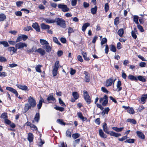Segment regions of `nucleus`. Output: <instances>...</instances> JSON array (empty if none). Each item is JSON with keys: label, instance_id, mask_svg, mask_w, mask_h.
<instances>
[{"label": "nucleus", "instance_id": "nucleus-10", "mask_svg": "<svg viewBox=\"0 0 147 147\" xmlns=\"http://www.w3.org/2000/svg\"><path fill=\"white\" fill-rule=\"evenodd\" d=\"M42 47L43 49H45L47 52L51 51L52 49L51 47L49 45V44L43 45Z\"/></svg>", "mask_w": 147, "mask_h": 147}, {"label": "nucleus", "instance_id": "nucleus-13", "mask_svg": "<svg viewBox=\"0 0 147 147\" xmlns=\"http://www.w3.org/2000/svg\"><path fill=\"white\" fill-rule=\"evenodd\" d=\"M121 82L120 81H118L117 83V88L116 89H114L115 90H117H117V91L118 92L120 91L121 90L122 88L121 87Z\"/></svg>", "mask_w": 147, "mask_h": 147}, {"label": "nucleus", "instance_id": "nucleus-19", "mask_svg": "<svg viewBox=\"0 0 147 147\" xmlns=\"http://www.w3.org/2000/svg\"><path fill=\"white\" fill-rule=\"evenodd\" d=\"M78 116L83 121H85L87 119L86 117H84L83 116L81 112H79L77 113Z\"/></svg>", "mask_w": 147, "mask_h": 147}, {"label": "nucleus", "instance_id": "nucleus-51", "mask_svg": "<svg viewBox=\"0 0 147 147\" xmlns=\"http://www.w3.org/2000/svg\"><path fill=\"white\" fill-rule=\"evenodd\" d=\"M53 41L55 43H57L59 45H61V43L58 41V39L56 37H53Z\"/></svg>", "mask_w": 147, "mask_h": 147}, {"label": "nucleus", "instance_id": "nucleus-35", "mask_svg": "<svg viewBox=\"0 0 147 147\" xmlns=\"http://www.w3.org/2000/svg\"><path fill=\"white\" fill-rule=\"evenodd\" d=\"M124 127H122L120 128H118L117 127H113L112 128L115 131L117 132H120L123 129Z\"/></svg>", "mask_w": 147, "mask_h": 147}, {"label": "nucleus", "instance_id": "nucleus-49", "mask_svg": "<svg viewBox=\"0 0 147 147\" xmlns=\"http://www.w3.org/2000/svg\"><path fill=\"white\" fill-rule=\"evenodd\" d=\"M138 16H135L134 17V21L136 24H138Z\"/></svg>", "mask_w": 147, "mask_h": 147}, {"label": "nucleus", "instance_id": "nucleus-59", "mask_svg": "<svg viewBox=\"0 0 147 147\" xmlns=\"http://www.w3.org/2000/svg\"><path fill=\"white\" fill-rule=\"evenodd\" d=\"M23 1H17L16 2V4L17 7H20L21 6V5L23 4Z\"/></svg>", "mask_w": 147, "mask_h": 147}, {"label": "nucleus", "instance_id": "nucleus-7", "mask_svg": "<svg viewBox=\"0 0 147 147\" xmlns=\"http://www.w3.org/2000/svg\"><path fill=\"white\" fill-rule=\"evenodd\" d=\"M6 89L13 93L14 94H15V95L17 97H18V93L17 91L15 89L13 88H12L9 87H6Z\"/></svg>", "mask_w": 147, "mask_h": 147}, {"label": "nucleus", "instance_id": "nucleus-37", "mask_svg": "<svg viewBox=\"0 0 147 147\" xmlns=\"http://www.w3.org/2000/svg\"><path fill=\"white\" fill-rule=\"evenodd\" d=\"M72 95L75 100L78 99L79 97L78 93L76 92H74L72 93Z\"/></svg>", "mask_w": 147, "mask_h": 147}, {"label": "nucleus", "instance_id": "nucleus-14", "mask_svg": "<svg viewBox=\"0 0 147 147\" xmlns=\"http://www.w3.org/2000/svg\"><path fill=\"white\" fill-rule=\"evenodd\" d=\"M48 101H49L51 100L53 101H54L55 100V98L53 97V93H51L49 94L47 98Z\"/></svg>", "mask_w": 147, "mask_h": 147}, {"label": "nucleus", "instance_id": "nucleus-15", "mask_svg": "<svg viewBox=\"0 0 147 147\" xmlns=\"http://www.w3.org/2000/svg\"><path fill=\"white\" fill-rule=\"evenodd\" d=\"M16 86L18 88L22 90L26 91L28 89L27 87L25 85L17 84Z\"/></svg>", "mask_w": 147, "mask_h": 147}, {"label": "nucleus", "instance_id": "nucleus-25", "mask_svg": "<svg viewBox=\"0 0 147 147\" xmlns=\"http://www.w3.org/2000/svg\"><path fill=\"white\" fill-rule=\"evenodd\" d=\"M90 26V24L89 23H86L84 24L82 27V30L84 32L87 28Z\"/></svg>", "mask_w": 147, "mask_h": 147}, {"label": "nucleus", "instance_id": "nucleus-38", "mask_svg": "<svg viewBox=\"0 0 147 147\" xmlns=\"http://www.w3.org/2000/svg\"><path fill=\"white\" fill-rule=\"evenodd\" d=\"M58 70V69H57V68H53L52 71V74L53 77H55L57 75V73Z\"/></svg>", "mask_w": 147, "mask_h": 147}, {"label": "nucleus", "instance_id": "nucleus-48", "mask_svg": "<svg viewBox=\"0 0 147 147\" xmlns=\"http://www.w3.org/2000/svg\"><path fill=\"white\" fill-rule=\"evenodd\" d=\"M109 111V107L106 108L102 111V113L103 114H108Z\"/></svg>", "mask_w": 147, "mask_h": 147}, {"label": "nucleus", "instance_id": "nucleus-29", "mask_svg": "<svg viewBox=\"0 0 147 147\" xmlns=\"http://www.w3.org/2000/svg\"><path fill=\"white\" fill-rule=\"evenodd\" d=\"M118 34L121 37H122L124 34V30L123 29L121 28L119 29L118 31Z\"/></svg>", "mask_w": 147, "mask_h": 147}, {"label": "nucleus", "instance_id": "nucleus-62", "mask_svg": "<svg viewBox=\"0 0 147 147\" xmlns=\"http://www.w3.org/2000/svg\"><path fill=\"white\" fill-rule=\"evenodd\" d=\"M101 90L104 92L106 93H108L109 91L107 90V89L104 87H102L101 88Z\"/></svg>", "mask_w": 147, "mask_h": 147}, {"label": "nucleus", "instance_id": "nucleus-53", "mask_svg": "<svg viewBox=\"0 0 147 147\" xmlns=\"http://www.w3.org/2000/svg\"><path fill=\"white\" fill-rule=\"evenodd\" d=\"M109 6L108 3H105V11L107 12L109 9Z\"/></svg>", "mask_w": 147, "mask_h": 147}, {"label": "nucleus", "instance_id": "nucleus-46", "mask_svg": "<svg viewBox=\"0 0 147 147\" xmlns=\"http://www.w3.org/2000/svg\"><path fill=\"white\" fill-rule=\"evenodd\" d=\"M54 108L55 109L57 110H59L61 111H64V109L61 107L56 106Z\"/></svg>", "mask_w": 147, "mask_h": 147}, {"label": "nucleus", "instance_id": "nucleus-18", "mask_svg": "<svg viewBox=\"0 0 147 147\" xmlns=\"http://www.w3.org/2000/svg\"><path fill=\"white\" fill-rule=\"evenodd\" d=\"M32 27L35 29L37 32H39L40 31L39 26L38 23H33L32 25Z\"/></svg>", "mask_w": 147, "mask_h": 147}, {"label": "nucleus", "instance_id": "nucleus-21", "mask_svg": "<svg viewBox=\"0 0 147 147\" xmlns=\"http://www.w3.org/2000/svg\"><path fill=\"white\" fill-rule=\"evenodd\" d=\"M99 133L101 137L104 138H107V135L104 134L102 129H100L99 130Z\"/></svg>", "mask_w": 147, "mask_h": 147}, {"label": "nucleus", "instance_id": "nucleus-6", "mask_svg": "<svg viewBox=\"0 0 147 147\" xmlns=\"http://www.w3.org/2000/svg\"><path fill=\"white\" fill-rule=\"evenodd\" d=\"M15 46L17 49H22L24 47H27V45L25 43L20 42L16 44Z\"/></svg>", "mask_w": 147, "mask_h": 147}, {"label": "nucleus", "instance_id": "nucleus-52", "mask_svg": "<svg viewBox=\"0 0 147 147\" xmlns=\"http://www.w3.org/2000/svg\"><path fill=\"white\" fill-rule=\"evenodd\" d=\"M119 17H117L116 18L114 19V24L116 26L119 24Z\"/></svg>", "mask_w": 147, "mask_h": 147}, {"label": "nucleus", "instance_id": "nucleus-20", "mask_svg": "<svg viewBox=\"0 0 147 147\" xmlns=\"http://www.w3.org/2000/svg\"><path fill=\"white\" fill-rule=\"evenodd\" d=\"M27 139L30 142H31L33 141V135L32 133H29L28 134Z\"/></svg>", "mask_w": 147, "mask_h": 147}, {"label": "nucleus", "instance_id": "nucleus-61", "mask_svg": "<svg viewBox=\"0 0 147 147\" xmlns=\"http://www.w3.org/2000/svg\"><path fill=\"white\" fill-rule=\"evenodd\" d=\"M66 136L67 137L70 138L71 137V133L68 130H67L66 132Z\"/></svg>", "mask_w": 147, "mask_h": 147}, {"label": "nucleus", "instance_id": "nucleus-39", "mask_svg": "<svg viewBox=\"0 0 147 147\" xmlns=\"http://www.w3.org/2000/svg\"><path fill=\"white\" fill-rule=\"evenodd\" d=\"M42 67V66L40 65H37L35 67L36 71L38 72L41 73V71L40 69V68Z\"/></svg>", "mask_w": 147, "mask_h": 147}, {"label": "nucleus", "instance_id": "nucleus-17", "mask_svg": "<svg viewBox=\"0 0 147 147\" xmlns=\"http://www.w3.org/2000/svg\"><path fill=\"white\" fill-rule=\"evenodd\" d=\"M7 51L9 52H12L13 54L16 53L17 49L14 47H9L7 49Z\"/></svg>", "mask_w": 147, "mask_h": 147}, {"label": "nucleus", "instance_id": "nucleus-63", "mask_svg": "<svg viewBox=\"0 0 147 147\" xmlns=\"http://www.w3.org/2000/svg\"><path fill=\"white\" fill-rule=\"evenodd\" d=\"M137 27L138 29L140 30V31L141 32H144V30L143 29L142 27L141 26L138 24L137 25Z\"/></svg>", "mask_w": 147, "mask_h": 147}, {"label": "nucleus", "instance_id": "nucleus-33", "mask_svg": "<svg viewBox=\"0 0 147 147\" xmlns=\"http://www.w3.org/2000/svg\"><path fill=\"white\" fill-rule=\"evenodd\" d=\"M0 45H2L4 47H7L9 46L8 42L6 41H0Z\"/></svg>", "mask_w": 147, "mask_h": 147}, {"label": "nucleus", "instance_id": "nucleus-23", "mask_svg": "<svg viewBox=\"0 0 147 147\" xmlns=\"http://www.w3.org/2000/svg\"><path fill=\"white\" fill-rule=\"evenodd\" d=\"M147 98V94H144L142 95L141 98V101L143 102L142 104H144L146 99Z\"/></svg>", "mask_w": 147, "mask_h": 147}, {"label": "nucleus", "instance_id": "nucleus-24", "mask_svg": "<svg viewBox=\"0 0 147 147\" xmlns=\"http://www.w3.org/2000/svg\"><path fill=\"white\" fill-rule=\"evenodd\" d=\"M41 28L43 30L49 29L50 26L48 25L45 24L44 23H42L41 25Z\"/></svg>", "mask_w": 147, "mask_h": 147}, {"label": "nucleus", "instance_id": "nucleus-22", "mask_svg": "<svg viewBox=\"0 0 147 147\" xmlns=\"http://www.w3.org/2000/svg\"><path fill=\"white\" fill-rule=\"evenodd\" d=\"M42 102H44V100L42 98H40V100L38 104L37 105V108L38 109L41 108Z\"/></svg>", "mask_w": 147, "mask_h": 147}, {"label": "nucleus", "instance_id": "nucleus-43", "mask_svg": "<svg viewBox=\"0 0 147 147\" xmlns=\"http://www.w3.org/2000/svg\"><path fill=\"white\" fill-rule=\"evenodd\" d=\"M110 47L111 51L114 52L116 51V47L114 45H111L110 46Z\"/></svg>", "mask_w": 147, "mask_h": 147}, {"label": "nucleus", "instance_id": "nucleus-11", "mask_svg": "<svg viewBox=\"0 0 147 147\" xmlns=\"http://www.w3.org/2000/svg\"><path fill=\"white\" fill-rule=\"evenodd\" d=\"M104 99L103 101L102 102V105L103 106H105L108 103V97L107 95H105L104 96Z\"/></svg>", "mask_w": 147, "mask_h": 147}, {"label": "nucleus", "instance_id": "nucleus-64", "mask_svg": "<svg viewBox=\"0 0 147 147\" xmlns=\"http://www.w3.org/2000/svg\"><path fill=\"white\" fill-rule=\"evenodd\" d=\"M21 36L22 39L24 41L26 40L28 38V36L24 34H22Z\"/></svg>", "mask_w": 147, "mask_h": 147}, {"label": "nucleus", "instance_id": "nucleus-16", "mask_svg": "<svg viewBox=\"0 0 147 147\" xmlns=\"http://www.w3.org/2000/svg\"><path fill=\"white\" fill-rule=\"evenodd\" d=\"M136 134L140 138L142 139H144L145 138V136L142 132L137 131H136Z\"/></svg>", "mask_w": 147, "mask_h": 147}, {"label": "nucleus", "instance_id": "nucleus-2", "mask_svg": "<svg viewBox=\"0 0 147 147\" xmlns=\"http://www.w3.org/2000/svg\"><path fill=\"white\" fill-rule=\"evenodd\" d=\"M55 22H56L57 25L63 28H66L65 22L63 19L57 18H55Z\"/></svg>", "mask_w": 147, "mask_h": 147}, {"label": "nucleus", "instance_id": "nucleus-9", "mask_svg": "<svg viewBox=\"0 0 147 147\" xmlns=\"http://www.w3.org/2000/svg\"><path fill=\"white\" fill-rule=\"evenodd\" d=\"M34 51L35 52H37L39 53L41 56L44 55L46 53L45 51L42 48L38 49L37 50H36Z\"/></svg>", "mask_w": 147, "mask_h": 147}, {"label": "nucleus", "instance_id": "nucleus-56", "mask_svg": "<svg viewBox=\"0 0 147 147\" xmlns=\"http://www.w3.org/2000/svg\"><path fill=\"white\" fill-rule=\"evenodd\" d=\"M59 61H57L55 62V65H54L53 68H57V69H58L59 67Z\"/></svg>", "mask_w": 147, "mask_h": 147}, {"label": "nucleus", "instance_id": "nucleus-31", "mask_svg": "<svg viewBox=\"0 0 147 147\" xmlns=\"http://www.w3.org/2000/svg\"><path fill=\"white\" fill-rule=\"evenodd\" d=\"M97 7L96 6L94 8H92L91 9V11L93 14H95L96 13L97 11Z\"/></svg>", "mask_w": 147, "mask_h": 147}, {"label": "nucleus", "instance_id": "nucleus-55", "mask_svg": "<svg viewBox=\"0 0 147 147\" xmlns=\"http://www.w3.org/2000/svg\"><path fill=\"white\" fill-rule=\"evenodd\" d=\"M7 61V59L4 57L3 56H0V62H5L6 61Z\"/></svg>", "mask_w": 147, "mask_h": 147}, {"label": "nucleus", "instance_id": "nucleus-40", "mask_svg": "<svg viewBox=\"0 0 147 147\" xmlns=\"http://www.w3.org/2000/svg\"><path fill=\"white\" fill-rule=\"evenodd\" d=\"M138 80H139L140 81L143 82H145L146 81V80L145 78L144 77L139 76H138Z\"/></svg>", "mask_w": 147, "mask_h": 147}, {"label": "nucleus", "instance_id": "nucleus-54", "mask_svg": "<svg viewBox=\"0 0 147 147\" xmlns=\"http://www.w3.org/2000/svg\"><path fill=\"white\" fill-rule=\"evenodd\" d=\"M33 29L31 26H28L25 27L24 28V30L25 31H28L30 30H32Z\"/></svg>", "mask_w": 147, "mask_h": 147}, {"label": "nucleus", "instance_id": "nucleus-5", "mask_svg": "<svg viewBox=\"0 0 147 147\" xmlns=\"http://www.w3.org/2000/svg\"><path fill=\"white\" fill-rule=\"evenodd\" d=\"M84 99L86 102L87 104H90L91 102V98L90 96L89 95L87 92L84 90L83 91Z\"/></svg>", "mask_w": 147, "mask_h": 147}, {"label": "nucleus", "instance_id": "nucleus-45", "mask_svg": "<svg viewBox=\"0 0 147 147\" xmlns=\"http://www.w3.org/2000/svg\"><path fill=\"white\" fill-rule=\"evenodd\" d=\"M127 122L131 123L134 124H135L136 123V121L135 119H127Z\"/></svg>", "mask_w": 147, "mask_h": 147}, {"label": "nucleus", "instance_id": "nucleus-44", "mask_svg": "<svg viewBox=\"0 0 147 147\" xmlns=\"http://www.w3.org/2000/svg\"><path fill=\"white\" fill-rule=\"evenodd\" d=\"M82 53L83 57L84 60L86 61H89L90 60L89 58L87 57L86 54V53L83 52Z\"/></svg>", "mask_w": 147, "mask_h": 147}, {"label": "nucleus", "instance_id": "nucleus-32", "mask_svg": "<svg viewBox=\"0 0 147 147\" xmlns=\"http://www.w3.org/2000/svg\"><path fill=\"white\" fill-rule=\"evenodd\" d=\"M40 44L43 45L49 44V43L47 41L44 39H40Z\"/></svg>", "mask_w": 147, "mask_h": 147}, {"label": "nucleus", "instance_id": "nucleus-34", "mask_svg": "<svg viewBox=\"0 0 147 147\" xmlns=\"http://www.w3.org/2000/svg\"><path fill=\"white\" fill-rule=\"evenodd\" d=\"M128 79L131 80L137 81L138 79L136 77L132 75H129L128 76Z\"/></svg>", "mask_w": 147, "mask_h": 147}, {"label": "nucleus", "instance_id": "nucleus-60", "mask_svg": "<svg viewBox=\"0 0 147 147\" xmlns=\"http://www.w3.org/2000/svg\"><path fill=\"white\" fill-rule=\"evenodd\" d=\"M59 103L63 106H65V107L66 106L65 105L64 102H63V101L60 98H59Z\"/></svg>", "mask_w": 147, "mask_h": 147}, {"label": "nucleus", "instance_id": "nucleus-47", "mask_svg": "<svg viewBox=\"0 0 147 147\" xmlns=\"http://www.w3.org/2000/svg\"><path fill=\"white\" fill-rule=\"evenodd\" d=\"M0 117L1 118H3L5 119H7V113H3L1 116Z\"/></svg>", "mask_w": 147, "mask_h": 147}, {"label": "nucleus", "instance_id": "nucleus-26", "mask_svg": "<svg viewBox=\"0 0 147 147\" xmlns=\"http://www.w3.org/2000/svg\"><path fill=\"white\" fill-rule=\"evenodd\" d=\"M44 20L45 22L48 24H52L55 23V20L51 19H50L45 18L44 19Z\"/></svg>", "mask_w": 147, "mask_h": 147}, {"label": "nucleus", "instance_id": "nucleus-1", "mask_svg": "<svg viewBox=\"0 0 147 147\" xmlns=\"http://www.w3.org/2000/svg\"><path fill=\"white\" fill-rule=\"evenodd\" d=\"M104 131L107 134H110L111 136H113L116 137H118L121 136L120 134L115 133L113 131H109L107 127V125L106 123L104 124L102 126Z\"/></svg>", "mask_w": 147, "mask_h": 147}, {"label": "nucleus", "instance_id": "nucleus-12", "mask_svg": "<svg viewBox=\"0 0 147 147\" xmlns=\"http://www.w3.org/2000/svg\"><path fill=\"white\" fill-rule=\"evenodd\" d=\"M123 107L127 109V111L128 113L132 114H134V111L132 108H130L129 107H126L125 106H123Z\"/></svg>", "mask_w": 147, "mask_h": 147}, {"label": "nucleus", "instance_id": "nucleus-58", "mask_svg": "<svg viewBox=\"0 0 147 147\" xmlns=\"http://www.w3.org/2000/svg\"><path fill=\"white\" fill-rule=\"evenodd\" d=\"M80 141V139H78L76 140H74V146H75L77 144L79 143Z\"/></svg>", "mask_w": 147, "mask_h": 147}, {"label": "nucleus", "instance_id": "nucleus-42", "mask_svg": "<svg viewBox=\"0 0 147 147\" xmlns=\"http://www.w3.org/2000/svg\"><path fill=\"white\" fill-rule=\"evenodd\" d=\"M80 136V134L78 133H77L73 134L72 135V137L74 139H76L78 138Z\"/></svg>", "mask_w": 147, "mask_h": 147}, {"label": "nucleus", "instance_id": "nucleus-36", "mask_svg": "<svg viewBox=\"0 0 147 147\" xmlns=\"http://www.w3.org/2000/svg\"><path fill=\"white\" fill-rule=\"evenodd\" d=\"M6 18V16L3 14H0V22L4 20Z\"/></svg>", "mask_w": 147, "mask_h": 147}, {"label": "nucleus", "instance_id": "nucleus-8", "mask_svg": "<svg viewBox=\"0 0 147 147\" xmlns=\"http://www.w3.org/2000/svg\"><path fill=\"white\" fill-rule=\"evenodd\" d=\"M113 82V79L111 78L107 80L105 82V86L106 87H109L111 86Z\"/></svg>", "mask_w": 147, "mask_h": 147}, {"label": "nucleus", "instance_id": "nucleus-28", "mask_svg": "<svg viewBox=\"0 0 147 147\" xmlns=\"http://www.w3.org/2000/svg\"><path fill=\"white\" fill-rule=\"evenodd\" d=\"M40 119V114L39 113H37L34 117V120L38 123Z\"/></svg>", "mask_w": 147, "mask_h": 147}, {"label": "nucleus", "instance_id": "nucleus-57", "mask_svg": "<svg viewBox=\"0 0 147 147\" xmlns=\"http://www.w3.org/2000/svg\"><path fill=\"white\" fill-rule=\"evenodd\" d=\"M131 35L132 36V37L136 39L137 38V35L136 34V32H135L134 31H133L132 30L131 32Z\"/></svg>", "mask_w": 147, "mask_h": 147}, {"label": "nucleus", "instance_id": "nucleus-50", "mask_svg": "<svg viewBox=\"0 0 147 147\" xmlns=\"http://www.w3.org/2000/svg\"><path fill=\"white\" fill-rule=\"evenodd\" d=\"M107 42V39L105 38H103L101 42V45H102L105 43H106Z\"/></svg>", "mask_w": 147, "mask_h": 147}, {"label": "nucleus", "instance_id": "nucleus-3", "mask_svg": "<svg viewBox=\"0 0 147 147\" xmlns=\"http://www.w3.org/2000/svg\"><path fill=\"white\" fill-rule=\"evenodd\" d=\"M58 7L59 9H61V11L63 12L68 11L70 9L66 5L62 3L58 4Z\"/></svg>", "mask_w": 147, "mask_h": 147}, {"label": "nucleus", "instance_id": "nucleus-30", "mask_svg": "<svg viewBox=\"0 0 147 147\" xmlns=\"http://www.w3.org/2000/svg\"><path fill=\"white\" fill-rule=\"evenodd\" d=\"M84 74L85 75V81L87 82H88L90 81V77L87 75V72L85 71Z\"/></svg>", "mask_w": 147, "mask_h": 147}, {"label": "nucleus", "instance_id": "nucleus-27", "mask_svg": "<svg viewBox=\"0 0 147 147\" xmlns=\"http://www.w3.org/2000/svg\"><path fill=\"white\" fill-rule=\"evenodd\" d=\"M31 107L29 106V105L28 104H25L24 109V112L26 113L28 111V109L31 108Z\"/></svg>", "mask_w": 147, "mask_h": 147}, {"label": "nucleus", "instance_id": "nucleus-41", "mask_svg": "<svg viewBox=\"0 0 147 147\" xmlns=\"http://www.w3.org/2000/svg\"><path fill=\"white\" fill-rule=\"evenodd\" d=\"M135 140L133 139H129L127 140L124 142L125 143H133L134 142Z\"/></svg>", "mask_w": 147, "mask_h": 147}, {"label": "nucleus", "instance_id": "nucleus-4", "mask_svg": "<svg viewBox=\"0 0 147 147\" xmlns=\"http://www.w3.org/2000/svg\"><path fill=\"white\" fill-rule=\"evenodd\" d=\"M28 102L29 103V106L31 107H34L36 105V102L34 98L31 96H30L28 98Z\"/></svg>", "mask_w": 147, "mask_h": 147}]
</instances>
